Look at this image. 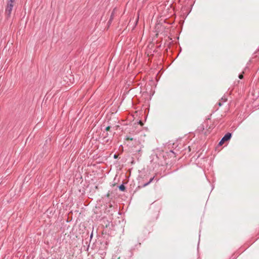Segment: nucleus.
Instances as JSON below:
<instances>
[{"label": "nucleus", "instance_id": "obj_6", "mask_svg": "<svg viewBox=\"0 0 259 259\" xmlns=\"http://www.w3.org/2000/svg\"><path fill=\"white\" fill-rule=\"evenodd\" d=\"M239 78L240 79H242V78H243V74H239Z\"/></svg>", "mask_w": 259, "mask_h": 259}, {"label": "nucleus", "instance_id": "obj_7", "mask_svg": "<svg viewBox=\"0 0 259 259\" xmlns=\"http://www.w3.org/2000/svg\"><path fill=\"white\" fill-rule=\"evenodd\" d=\"M221 100L222 101V102H225L227 101V99L222 98Z\"/></svg>", "mask_w": 259, "mask_h": 259}, {"label": "nucleus", "instance_id": "obj_11", "mask_svg": "<svg viewBox=\"0 0 259 259\" xmlns=\"http://www.w3.org/2000/svg\"><path fill=\"white\" fill-rule=\"evenodd\" d=\"M107 197H109V193H108V194H107Z\"/></svg>", "mask_w": 259, "mask_h": 259}, {"label": "nucleus", "instance_id": "obj_5", "mask_svg": "<svg viewBox=\"0 0 259 259\" xmlns=\"http://www.w3.org/2000/svg\"><path fill=\"white\" fill-rule=\"evenodd\" d=\"M113 18V13H112L108 22L110 23L112 21Z\"/></svg>", "mask_w": 259, "mask_h": 259}, {"label": "nucleus", "instance_id": "obj_3", "mask_svg": "<svg viewBox=\"0 0 259 259\" xmlns=\"http://www.w3.org/2000/svg\"><path fill=\"white\" fill-rule=\"evenodd\" d=\"M154 177L151 178L148 182H147L143 185V187H145L148 186L150 183H151L152 182V181L154 180Z\"/></svg>", "mask_w": 259, "mask_h": 259}, {"label": "nucleus", "instance_id": "obj_10", "mask_svg": "<svg viewBox=\"0 0 259 259\" xmlns=\"http://www.w3.org/2000/svg\"><path fill=\"white\" fill-rule=\"evenodd\" d=\"M218 104H219V106H221L222 105V104H223V102L222 103L221 102H219L218 103Z\"/></svg>", "mask_w": 259, "mask_h": 259}, {"label": "nucleus", "instance_id": "obj_2", "mask_svg": "<svg viewBox=\"0 0 259 259\" xmlns=\"http://www.w3.org/2000/svg\"><path fill=\"white\" fill-rule=\"evenodd\" d=\"M232 136V134L230 133L226 134L221 139L219 142V145H222L225 141L229 140Z\"/></svg>", "mask_w": 259, "mask_h": 259}, {"label": "nucleus", "instance_id": "obj_1", "mask_svg": "<svg viewBox=\"0 0 259 259\" xmlns=\"http://www.w3.org/2000/svg\"><path fill=\"white\" fill-rule=\"evenodd\" d=\"M14 1L15 0H8L7 6L6 9V13L9 16L11 14Z\"/></svg>", "mask_w": 259, "mask_h": 259}, {"label": "nucleus", "instance_id": "obj_9", "mask_svg": "<svg viewBox=\"0 0 259 259\" xmlns=\"http://www.w3.org/2000/svg\"><path fill=\"white\" fill-rule=\"evenodd\" d=\"M127 139L129 140H131V141H133V138L127 137Z\"/></svg>", "mask_w": 259, "mask_h": 259}, {"label": "nucleus", "instance_id": "obj_4", "mask_svg": "<svg viewBox=\"0 0 259 259\" xmlns=\"http://www.w3.org/2000/svg\"><path fill=\"white\" fill-rule=\"evenodd\" d=\"M119 189L120 191H124L125 189V187L123 185H121L120 186H119Z\"/></svg>", "mask_w": 259, "mask_h": 259}, {"label": "nucleus", "instance_id": "obj_8", "mask_svg": "<svg viewBox=\"0 0 259 259\" xmlns=\"http://www.w3.org/2000/svg\"><path fill=\"white\" fill-rule=\"evenodd\" d=\"M110 127L109 126H108L106 127V130L107 131H109L110 130Z\"/></svg>", "mask_w": 259, "mask_h": 259}]
</instances>
